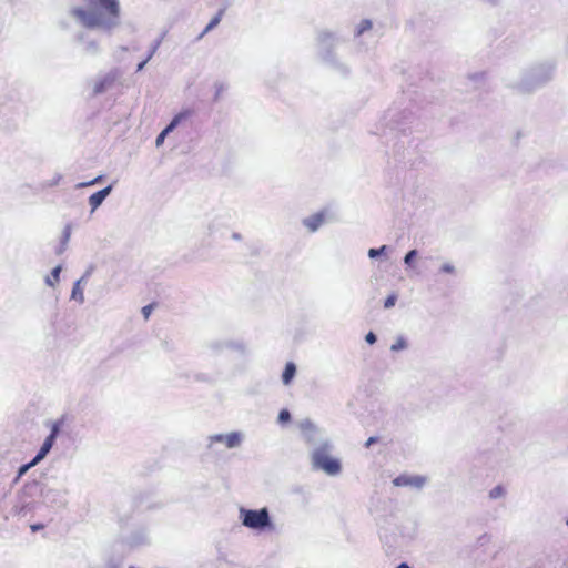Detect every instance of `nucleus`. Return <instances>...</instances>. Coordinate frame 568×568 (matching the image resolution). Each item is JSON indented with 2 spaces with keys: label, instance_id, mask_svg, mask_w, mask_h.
Wrapping results in <instances>:
<instances>
[{
  "label": "nucleus",
  "instance_id": "21",
  "mask_svg": "<svg viewBox=\"0 0 568 568\" xmlns=\"http://www.w3.org/2000/svg\"><path fill=\"white\" fill-rule=\"evenodd\" d=\"M408 346L407 341L405 337L399 336L396 338V341L390 345V351L394 353L400 352L406 349Z\"/></svg>",
  "mask_w": 568,
  "mask_h": 568
},
{
  "label": "nucleus",
  "instance_id": "1",
  "mask_svg": "<svg viewBox=\"0 0 568 568\" xmlns=\"http://www.w3.org/2000/svg\"><path fill=\"white\" fill-rule=\"evenodd\" d=\"M84 4H73L68 17L80 27L111 34L121 26L120 0H82Z\"/></svg>",
  "mask_w": 568,
  "mask_h": 568
},
{
  "label": "nucleus",
  "instance_id": "9",
  "mask_svg": "<svg viewBox=\"0 0 568 568\" xmlns=\"http://www.w3.org/2000/svg\"><path fill=\"white\" fill-rule=\"evenodd\" d=\"M115 81V74L112 72L98 75L92 81V95H99L109 90Z\"/></svg>",
  "mask_w": 568,
  "mask_h": 568
},
{
  "label": "nucleus",
  "instance_id": "29",
  "mask_svg": "<svg viewBox=\"0 0 568 568\" xmlns=\"http://www.w3.org/2000/svg\"><path fill=\"white\" fill-rule=\"evenodd\" d=\"M277 420L280 424H285L291 420V413L287 409H282L278 414Z\"/></svg>",
  "mask_w": 568,
  "mask_h": 568
},
{
  "label": "nucleus",
  "instance_id": "28",
  "mask_svg": "<svg viewBox=\"0 0 568 568\" xmlns=\"http://www.w3.org/2000/svg\"><path fill=\"white\" fill-rule=\"evenodd\" d=\"M505 496V489L501 486H496L489 491L490 499H498Z\"/></svg>",
  "mask_w": 568,
  "mask_h": 568
},
{
  "label": "nucleus",
  "instance_id": "39",
  "mask_svg": "<svg viewBox=\"0 0 568 568\" xmlns=\"http://www.w3.org/2000/svg\"><path fill=\"white\" fill-rule=\"evenodd\" d=\"M232 239H234L236 241H241L242 240V235L240 233L233 232L232 233Z\"/></svg>",
  "mask_w": 568,
  "mask_h": 568
},
{
  "label": "nucleus",
  "instance_id": "16",
  "mask_svg": "<svg viewBox=\"0 0 568 568\" xmlns=\"http://www.w3.org/2000/svg\"><path fill=\"white\" fill-rule=\"evenodd\" d=\"M296 374V366L293 362H288L285 365L282 374V382L284 385H290Z\"/></svg>",
  "mask_w": 568,
  "mask_h": 568
},
{
  "label": "nucleus",
  "instance_id": "14",
  "mask_svg": "<svg viewBox=\"0 0 568 568\" xmlns=\"http://www.w3.org/2000/svg\"><path fill=\"white\" fill-rule=\"evenodd\" d=\"M63 424H64V419L62 417L52 422L50 424V434L45 437L43 443L52 448L57 437L59 436V434L61 432Z\"/></svg>",
  "mask_w": 568,
  "mask_h": 568
},
{
  "label": "nucleus",
  "instance_id": "23",
  "mask_svg": "<svg viewBox=\"0 0 568 568\" xmlns=\"http://www.w3.org/2000/svg\"><path fill=\"white\" fill-rule=\"evenodd\" d=\"M439 273L455 276L457 274V268L452 262L446 261L439 266Z\"/></svg>",
  "mask_w": 568,
  "mask_h": 568
},
{
  "label": "nucleus",
  "instance_id": "19",
  "mask_svg": "<svg viewBox=\"0 0 568 568\" xmlns=\"http://www.w3.org/2000/svg\"><path fill=\"white\" fill-rule=\"evenodd\" d=\"M62 271V266L58 265L52 271L51 274L45 277V284L54 287L60 281V273Z\"/></svg>",
  "mask_w": 568,
  "mask_h": 568
},
{
  "label": "nucleus",
  "instance_id": "30",
  "mask_svg": "<svg viewBox=\"0 0 568 568\" xmlns=\"http://www.w3.org/2000/svg\"><path fill=\"white\" fill-rule=\"evenodd\" d=\"M397 301V295L396 294H390L389 296H387V298L385 300L384 302V307L385 308H390L395 305Z\"/></svg>",
  "mask_w": 568,
  "mask_h": 568
},
{
  "label": "nucleus",
  "instance_id": "2",
  "mask_svg": "<svg viewBox=\"0 0 568 568\" xmlns=\"http://www.w3.org/2000/svg\"><path fill=\"white\" fill-rule=\"evenodd\" d=\"M300 428L306 444L313 446L311 452L312 467L322 470L328 476H337L342 471V464L338 458L331 456L332 443L311 419H304Z\"/></svg>",
  "mask_w": 568,
  "mask_h": 568
},
{
  "label": "nucleus",
  "instance_id": "13",
  "mask_svg": "<svg viewBox=\"0 0 568 568\" xmlns=\"http://www.w3.org/2000/svg\"><path fill=\"white\" fill-rule=\"evenodd\" d=\"M325 222V214L324 213H315L313 215H310L303 220V225L310 231V232H316Z\"/></svg>",
  "mask_w": 568,
  "mask_h": 568
},
{
  "label": "nucleus",
  "instance_id": "38",
  "mask_svg": "<svg viewBox=\"0 0 568 568\" xmlns=\"http://www.w3.org/2000/svg\"><path fill=\"white\" fill-rule=\"evenodd\" d=\"M43 528V525L41 524H34L31 526L32 531H38Z\"/></svg>",
  "mask_w": 568,
  "mask_h": 568
},
{
  "label": "nucleus",
  "instance_id": "18",
  "mask_svg": "<svg viewBox=\"0 0 568 568\" xmlns=\"http://www.w3.org/2000/svg\"><path fill=\"white\" fill-rule=\"evenodd\" d=\"M83 281H84V276L81 277L80 280H78L73 284V288H72V292H71V298L78 301L81 304L84 302L83 288L81 287V284H82Z\"/></svg>",
  "mask_w": 568,
  "mask_h": 568
},
{
  "label": "nucleus",
  "instance_id": "5",
  "mask_svg": "<svg viewBox=\"0 0 568 568\" xmlns=\"http://www.w3.org/2000/svg\"><path fill=\"white\" fill-rule=\"evenodd\" d=\"M239 519L244 527L258 532L273 531L275 528L266 507L260 509L241 507Z\"/></svg>",
  "mask_w": 568,
  "mask_h": 568
},
{
  "label": "nucleus",
  "instance_id": "26",
  "mask_svg": "<svg viewBox=\"0 0 568 568\" xmlns=\"http://www.w3.org/2000/svg\"><path fill=\"white\" fill-rule=\"evenodd\" d=\"M52 448L50 446H48L47 444L42 443L39 452L37 453V455L33 457L34 462L36 463H40L41 460H43L45 458V456L49 454V452L51 450Z\"/></svg>",
  "mask_w": 568,
  "mask_h": 568
},
{
  "label": "nucleus",
  "instance_id": "6",
  "mask_svg": "<svg viewBox=\"0 0 568 568\" xmlns=\"http://www.w3.org/2000/svg\"><path fill=\"white\" fill-rule=\"evenodd\" d=\"M318 42L321 47L326 50V52L323 53L322 59L341 74H348V67L345 63L339 62L336 55L331 51V48L335 47L338 42L335 34L329 31H322L318 34Z\"/></svg>",
  "mask_w": 568,
  "mask_h": 568
},
{
  "label": "nucleus",
  "instance_id": "33",
  "mask_svg": "<svg viewBox=\"0 0 568 568\" xmlns=\"http://www.w3.org/2000/svg\"><path fill=\"white\" fill-rule=\"evenodd\" d=\"M70 235H71V227H70V225H67L63 231V243H67L69 241Z\"/></svg>",
  "mask_w": 568,
  "mask_h": 568
},
{
  "label": "nucleus",
  "instance_id": "20",
  "mask_svg": "<svg viewBox=\"0 0 568 568\" xmlns=\"http://www.w3.org/2000/svg\"><path fill=\"white\" fill-rule=\"evenodd\" d=\"M60 495V491L51 489V488H44L42 490V497L45 501L50 504H55L58 501L57 497Z\"/></svg>",
  "mask_w": 568,
  "mask_h": 568
},
{
  "label": "nucleus",
  "instance_id": "43",
  "mask_svg": "<svg viewBox=\"0 0 568 568\" xmlns=\"http://www.w3.org/2000/svg\"><path fill=\"white\" fill-rule=\"evenodd\" d=\"M567 525H568V519H567Z\"/></svg>",
  "mask_w": 568,
  "mask_h": 568
},
{
  "label": "nucleus",
  "instance_id": "32",
  "mask_svg": "<svg viewBox=\"0 0 568 568\" xmlns=\"http://www.w3.org/2000/svg\"><path fill=\"white\" fill-rule=\"evenodd\" d=\"M102 176H97L95 179L89 181V182H83V183H80L78 186L79 187H84V186H90V185H94V184H98L100 181H101Z\"/></svg>",
  "mask_w": 568,
  "mask_h": 568
},
{
  "label": "nucleus",
  "instance_id": "40",
  "mask_svg": "<svg viewBox=\"0 0 568 568\" xmlns=\"http://www.w3.org/2000/svg\"><path fill=\"white\" fill-rule=\"evenodd\" d=\"M396 568H410V567L408 566V564L402 562Z\"/></svg>",
  "mask_w": 568,
  "mask_h": 568
},
{
  "label": "nucleus",
  "instance_id": "42",
  "mask_svg": "<svg viewBox=\"0 0 568 568\" xmlns=\"http://www.w3.org/2000/svg\"><path fill=\"white\" fill-rule=\"evenodd\" d=\"M129 568H135L134 566H130Z\"/></svg>",
  "mask_w": 568,
  "mask_h": 568
},
{
  "label": "nucleus",
  "instance_id": "11",
  "mask_svg": "<svg viewBox=\"0 0 568 568\" xmlns=\"http://www.w3.org/2000/svg\"><path fill=\"white\" fill-rule=\"evenodd\" d=\"M77 39L83 43L82 51L84 54L97 57L101 53V45L97 39L85 38L83 32L79 33Z\"/></svg>",
  "mask_w": 568,
  "mask_h": 568
},
{
  "label": "nucleus",
  "instance_id": "41",
  "mask_svg": "<svg viewBox=\"0 0 568 568\" xmlns=\"http://www.w3.org/2000/svg\"><path fill=\"white\" fill-rule=\"evenodd\" d=\"M109 568H118V566L112 564L109 566Z\"/></svg>",
  "mask_w": 568,
  "mask_h": 568
},
{
  "label": "nucleus",
  "instance_id": "37",
  "mask_svg": "<svg viewBox=\"0 0 568 568\" xmlns=\"http://www.w3.org/2000/svg\"><path fill=\"white\" fill-rule=\"evenodd\" d=\"M377 438L376 437H369L367 440H366V444L365 446L366 447H369L371 445H373L374 443H376Z\"/></svg>",
  "mask_w": 568,
  "mask_h": 568
},
{
  "label": "nucleus",
  "instance_id": "35",
  "mask_svg": "<svg viewBox=\"0 0 568 568\" xmlns=\"http://www.w3.org/2000/svg\"><path fill=\"white\" fill-rule=\"evenodd\" d=\"M145 541H146V537H145V536H143V537H142L141 539H139V540H135V539H134V540H132V541H131V544H132V545H134V546H136V545L144 544Z\"/></svg>",
  "mask_w": 568,
  "mask_h": 568
},
{
  "label": "nucleus",
  "instance_id": "34",
  "mask_svg": "<svg viewBox=\"0 0 568 568\" xmlns=\"http://www.w3.org/2000/svg\"><path fill=\"white\" fill-rule=\"evenodd\" d=\"M152 312V305H146L142 308V314L145 318H148L150 316Z\"/></svg>",
  "mask_w": 568,
  "mask_h": 568
},
{
  "label": "nucleus",
  "instance_id": "24",
  "mask_svg": "<svg viewBox=\"0 0 568 568\" xmlns=\"http://www.w3.org/2000/svg\"><path fill=\"white\" fill-rule=\"evenodd\" d=\"M222 11L219 12L210 22L209 24L205 27V29L203 30V32L199 36L197 39H202L204 34H206L207 32H210L212 29H214L221 21V18H222Z\"/></svg>",
  "mask_w": 568,
  "mask_h": 568
},
{
  "label": "nucleus",
  "instance_id": "25",
  "mask_svg": "<svg viewBox=\"0 0 568 568\" xmlns=\"http://www.w3.org/2000/svg\"><path fill=\"white\" fill-rule=\"evenodd\" d=\"M37 465H38V463H36L34 459L32 458L31 462L20 466L18 469L17 477L14 479V483H17L23 475L27 474V471H29L31 468H33Z\"/></svg>",
  "mask_w": 568,
  "mask_h": 568
},
{
  "label": "nucleus",
  "instance_id": "36",
  "mask_svg": "<svg viewBox=\"0 0 568 568\" xmlns=\"http://www.w3.org/2000/svg\"><path fill=\"white\" fill-rule=\"evenodd\" d=\"M58 26H59V28H60V29H62V30H67V29L69 28L68 23H67V22H64L63 20H60V21L58 22Z\"/></svg>",
  "mask_w": 568,
  "mask_h": 568
},
{
  "label": "nucleus",
  "instance_id": "10",
  "mask_svg": "<svg viewBox=\"0 0 568 568\" xmlns=\"http://www.w3.org/2000/svg\"><path fill=\"white\" fill-rule=\"evenodd\" d=\"M191 115L190 110H184L174 115L171 122L166 125V128L156 136L155 145L159 148L163 144L164 139L168 134H170L182 121L186 120Z\"/></svg>",
  "mask_w": 568,
  "mask_h": 568
},
{
  "label": "nucleus",
  "instance_id": "22",
  "mask_svg": "<svg viewBox=\"0 0 568 568\" xmlns=\"http://www.w3.org/2000/svg\"><path fill=\"white\" fill-rule=\"evenodd\" d=\"M418 256L417 250H410L408 251L404 256V264L413 270H415V260Z\"/></svg>",
  "mask_w": 568,
  "mask_h": 568
},
{
  "label": "nucleus",
  "instance_id": "15",
  "mask_svg": "<svg viewBox=\"0 0 568 568\" xmlns=\"http://www.w3.org/2000/svg\"><path fill=\"white\" fill-rule=\"evenodd\" d=\"M165 37V33H162L151 45H150V49L148 51V54L145 57V59L143 61H141L138 67H136V71L140 72L144 69V67L146 65V63L153 58V55L156 53L159 47L161 45L163 39Z\"/></svg>",
  "mask_w": 568,
  "mask_h": 568
},
{
  "label": "nucleus",
  "instance_id": "7",
  "mask_svg": "<svg viewBox=\"0 0 568 568\" xmlns=\"http://www.w3.org/2000/svg\"><path fill=\"white\" fill-rule=\"evenodd\" d=\"M210 445L221 443L227 448H237L242 445L244 434L241 432H231L229 434H216L210 436Z\"/></svg>",
  "mask_w": 568,
  "mask_h": 568
},
{
  "label": "nucleus",
  "instance_id": "27",
  "mask_svg": "<svg viewBox=\"0 0 568 568\" xmlns=\"http://www.w3.org/2000/svg\"><path fill=\"white\" fill-rule=\"evenodd\" d=\"M388 250H389V247L387 245H382L378 248H369L367 252V255L369 258H376V257H379L381 255L385 254Z\"/></svg>",
  "mask_w": 568,
  "mask_h": 568
},
{
  "label": "nucleus",
  "instance_id": "4",
  "mask_svg": "<svg viewBox=\"0 0 568 568\" xmlns=\"http://www.w3.org/2000/svg\"><path fill=\"white\" fill-rule=\"evenodd\" d=\"M554 75L551 64H537L526 70L521 79L516 83V88L521 92H532L547 84Z\"/></svg>",
  "mask_w": 568,
  "mask_h": 568
},
{
  "label": "nucleus",
  "instance_id": "17",
  "mask_svg": "<svg viewBox=\"0 0 568 568\" xmlns=\"http://www.w3.org/2000/svg\"><path fill=\"white\" fill-rule=\"evenodd\" d=\"M372 28H373V22H372V20H369V19H363V20H361V21L356 24L355 30H354V37H355V38H359V37H362L365 32L369 31Z\"/></svg>",
  "mask_w": 568,
  "mask_h": 568
},
{
  "label": "nucleus",
  "instance_id": "12",
  "mask_svg": "<svg viewBox=\"0 0 568 568\" xmlns=\"http://www.w3.org/2000/svg\"><path fill=\"white\" fill-rule=\"evenodd\" d=\"M111 191H112V185H109V186L93 193L92 195H90L89 205L91 206V212H94L103 203V201L106 199V196H109Z\"/></svg>",
  "mask_w": 568,
  "mask_h": 568
},
{
  "label": "nucleus",
  "instance_id": "3",
  "mask_svg": "<svg viewBox=\"0 0 568 568\" xmlns=\"http://www.w3.org/2000/svg\"><path fill=\"white\" fill-rule=\"evenodd\" d=\"M230 231V216L215 214L206 216L201 224L200 235L202 242L212 245L224 239Z\"/></svg>",
  "mask_w": 568,
  "mask_h": 568
},
{
  "label": "nucleus",
  "instance_id": "31",
  "mask_svg": "<svg viewBox=\"0 0 568 568\" xmlns=\"http://www.w3.org/2000/svg\"><path fill=\"white\" fill-rule=\"evenodd\" d=\"M377 341V337L375 335V333L373 332H368L366 335H365V342L369 345H373L375 344Z\"/></svg>",
  "mask_w": 568,
  "mask_h": 568
},
{
  "label": "nucleus",
  "instance_id": "8",
  "mask_svg": "<svg viewBox=\"0 0 568 568\" xmlns=\"http://www.w3.org/2000/svg\"><path fill=\"white\" fill-rule=\"evenodd\" d=\"M428 481L426 476L403 474L393 479L396 487H410L422 489Z\"/></svg>",
  "mask_w": 568,
  "mask_h": 568
}]
</instances>
